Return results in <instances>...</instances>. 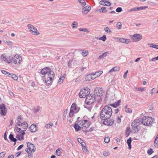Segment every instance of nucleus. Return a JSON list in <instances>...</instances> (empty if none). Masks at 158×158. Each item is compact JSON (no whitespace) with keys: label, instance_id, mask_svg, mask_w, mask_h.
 Returning a JSON list of instances; mask_svg holds the SVG:
<instances>
[{"label":"nucleus","instance_id":"24","mask_svg":"<svg viewBox=\"0 0 158 158\" xmlns=\"http://www.w3.org/2000/svg\"><path fill=\"white\" fill-rule=\"evenodd\" d=\"M148 45L150 47L158 49V45L154 44H148Z\"/></svg>","mask_w":158,"mask_h":158},{"label":"nucleus","instance_id":"38","mask_svg":"<svg viewBox=\"0 0 158 158\" xmlns=\"http://www.w3.org/2000/svg\"><path fill=\"white\" fill-rule=\"evenodd\" d=\"M15 130L17 132H22L23 130H22L20 128H19L18 127L15 126Z\"/></svg>","mask_w":158,"mask_h":158},{"label":"nucleus","instance_id":"19","mask_svg":"<svg viewBox=\"0 0 158 158\" xmlns=\"http://www.w3.org/2000/svg\"><path fill=\"white\" fill-rule=\"evenodd\" d=\"M30 128L31 132H35L37 130L36 126L35 125L32 124L30 127Z\"/></svg>","mask_w":158,"mask_h":158},{"label":"nucleus","instance_id":"59","mask_svg":"<svg viewBox=\"0 0 158 158\" xmlns=\"http://www.w3.org/2000/svg\"><path fill=\"white\" fill-rule=\"evenodd\" d=\"M82 149L84 152H86L88 151V150L85 146L82 147Z\"/></svg>","mask_w":158,"mask_h":158},{"label":"nucleus","instance_id":"21","mask_svg":"<svg viewBox=\"0 0 158 158\" xmlns=\"http://www.w3.org/2000/svg\"><path fill=\"white\" fill-rule=\"evenodd\" d=\"M108 54V52H106L103 53L102 55H100L98 58V59H101L102 58L104 59L105 57L107 56Z\"/></svg>","mask_w":158,"mask_h":158},{"label":"nucleus","instance_id":"57","mask_svg":"<svg viewBox=\"0 0 158 158\" xmlns=\"http://www.w3.org/2000/svg\"><path fill=\"white\" fill-rule=\"evenodd\" d=\"M125 39L123 38H121L119 40V42L122 43H125Z\"/></svg>","mask_w":158,"mask_h":158},{"label":"nucleus","instance_id":"40","mask_svg":"<svg viewBox=\"0 0 158 158\" xmlns=\"http://www.w3.org/2000/svg\"><path fill=\"white\" fill-rule=\"evenodd\" d=\"M79 30L80 31H83L84 32H88V30L86 28H80Z\"/></svg>","mask_w":158,"mask_h":158},{"label":"nucleus","instance_id":"44","mask_svg":"<svg viewBox=\"0 0 158 158\" xmlns=\"http://www.w3.org/2000/svg\"><path fill=\"white\" fill-rule=\"evenodd\" d=\"M122 10V8L121 7H118L116 10V11L118 13L121 12Z\"/></svg>","mask_w":158,"mask_h":158},{"label":"nucleus","instance_id":"10","mask_svg":"<svg viewBox=\"0 0 158 158\" xmlns=\"http://www.w3.org/2000/svg\"><path fill=\"white\" fill-rule=\"evenodd\" d=\"M109 118L102 119L104 120L102 123L105 125L107 126H111L114 123V120L113 119H110Z\"/></svg>","mask_w":158,"mask_h":158},{"label":"nucleus","instance_id":"32","mask_svg":"<svg viewBox=\"0 0 158 158\" xmlns=\"http://www.w3.org/2000/svg\"><path fill=\"white\" fill-rule=\"evenodd\" d=\"M106 39V36L105 35H103L102 37H100L99 39V40H101L103 41H105Z\"/></svg>","mask_w":158,"mask_h":158},{"label":"nucleus","instance_id":"39","mask_svg":"<svg viewBox=\"0 0 158 158\" xmlns=\"http://www.w3.org/2000/svg\"><path fill=\"white\" fill-rule=\"evenodd\" d=\"M77 23L76 22L74 21L72 24V27L73 28H76L77 27Z\"/></svg>","mask_w":158,"mask_h":158},{"label":"nucleus","instance_id":"29","mask_svg":"<svg viewBox=\"0 0 158 158\" xmlns=\"http://www.w3.org/2000/svg\"><path fill=\"white\" fill-rule=\"evenodd\" d=\"M102 73V71H99L98 72H95L94 74H95V75H96V77H98V76H99L101 75Z\"/></svg>","mask_w":158,"mask_h":158},{"label":"nucleus","instance_id":"3","mask_svg":"<svg viewBox=\"0 0 158 158\" xmlns=\"http://www.w3.org/2000/svg\"><path fill=\"white\" fill-rule=\"evenodd\" d=\"M154 119L151 117L145 116L141 121L142 124L144 125L148 126L152 125L154 123Z\"/></svg>","mask_w":158,"mask_h":158},{"label":"nucleus","instance_id":"15","mask_svg":"<svg viewBox=\"0 0 158 158\" xmlns=\"http://www.w3.org/2000/svg\"><path fill=\"white\" fill-rule=\"evenodd\" d=\"M95 74L94 73H91L89 74L86 77L85 80L87 81H90L95 78Z\"/></svg>","mask_w":158,"mask_h":158},{"label":"nucleus","instance_id":"47","mask_svg":"<svg viewBox=\"0 0 158 158\" xmlns=\"http://www.w3.org/2000/svg\"><path fill=\"white\" fill-rule=\"evenodd\" d=\"M121 100H119L117 101V102H114L117 107H118L120 105V104L121 103Z\"/></svg>","mask_w":158,"mask_h":158},{"label":"nucleus","instance_id":"25","mask_svg":"<svg viewBox=\"0 0 158 158\" xmlns=\"http://www.w3.org/2000/svg\"><path fill=\"white\" fill-rule=\"evenodd\" d=\"M125 111L126 112L129 113H131L132 112V110L130 108L127 107V105H126V106H125Z\"/></svg>","mask_w":158,"mask_h":158},{"label":"nucleus","instance_id":"20","mask_svg":"<svg viewBox=\"0 0 158 158\" xmlns=\"http://www.w3.org/2000/svg\"><path fill=\"white\" fill-rule=\"evenodd\" d=\"M120 69V68L119 67H115L112 68L108 72L109 73H110L112 72L118 71Z\"/></svg>","mask_w":158,"mask_h":158},{"label":"nucleus","instance_id":"46","mask_svg":"<svg viewBox=\"0 0 158 158\" xmlns=\"http://www.w3.org/2000/svg\"><path fill=\"white\" fill-rule=\"evenodd\" d=\"M105 31L108 33H110L111 32V30L108 27H106L104 28Z\"/></svg>","mask_w":158,"mask_h":158},{"label":"nucleus","instance_id":"7","mask_svg":"<svg viewBox=\"0 0 158 158\" xmlns=\"http://www.w3.org/2000/svg\"><path fill=\"white\" fill-rule=\"evenodd\" d=\"M27 27L33 35H37L40 34V33L37 30L36 28L32 25L31 24L28 25Z\"/></svg>","mask_w":158,"mask_h":158},{"label":"nucleus","instance_id":"51","mask_svg":"<svg viewBox=\"0 0 158 158\" xmlns=\"http://www.w3.org/2000/svg\"><path fill=\"white\" fill-rule=\"evenodd\" d=\"M110 154V153L108 152H106V151H104L103 152V155L105 156H107L108 155H109Z\"/></svg>","mask_w":158,"mask_h":158},{"label":"nucleus","instance_id":"14","mask_svg":"<svg viewBox=\"0 0 158 158\" xmlns=\"http://www.w3.org/2000/svg\"><path fill=\"white\" fill-rule=\"evenodd\" d=\"M27 147L28 148L29 151H32L33 152H35L36 151V148L35 145L32 143L29 142L27 143Z\"/></svg>","mask_w":158,"mask_h":158},{"label":"nucleus","instance_id":"26","mask_svg":"<svg viewBox=\"0 0 158 158\" xmlns=\"http://www.w3.org/2000/svg\"><path fill=\"white\" fill-rule=\"evenodd\" d=\"M26 129H25L20 134L21 136V139L22 140H24V135L25 134V133L24 131Z\"/></svg>","mask_w":158,"mask_h":158},{"label":"nucleus","instance_id":"62","mask_svg":"<svg viewBox=\"0 0 158 158\" xmlns=\"http://www.w3.org/2000/svg\"><path fill=\"white\" fill-rule=\"evenodd\" d=\"M24 145L23 144H21L17 148V150L19 151L23 147Z\"/></svg>","mask_w":158,"mask_h":158},{"label":"nucleus","instance_id":"1","mask_svg":"<svg viewBox=\"0 0 158 158\" xmlns=\"http://www.w3.org/2000/svg\"><path fill=\"white\" fill-rule=\"evenodd\" d=\"M40 73L41 74L43 75L48 73L47 76V78L46 79L45 76L44 75L42 77L43 80L45 82L46 85H51L55 77L54 72L51 71L50 68L46 67L42 69Z\"/></svg>","mask_w":158,"mask_h":158},{"label":"nucleus","instance_id":"53","mask_svg":"<svg viewBox=\"0 0 158 158\" xmlns=\"http://www.w3.org/2000/svg\"><path fill=\"white\" fill-rule=\"evenodd\" d=\"M80 122H81V124H83V123L85 124V123H86L88 122V120H80L79 121Z\"/></svg>","mask_w":158,"mask_h":158},{"label":"nucleus","instance_id":"43","mask_svg":"<svg viewBox=\"0 0 158 158\" xmlns=\"http://www.w3.org/2000/svg\"><path fill=\"white\" fill-rule=\"evenodd\" d=\"M56 153L58 156H60L61 154V152H60V149L59 148L57 149L56 151Z\"/></svg>","mask_w":158,"mask_h":158},{"label":"nucleus","instance_id":"52","mask_svg":"<svg viewBox=\"0 0 158 158\" xmlns=\"http://www.w3.org/2000/svg\"><path fill=\"white\" fill-rule=\"evenodd\" d=\"M106 8L105 7H102L101 8V10H102V12L103 13L106 12L107 10H106Z\"/></svg>","mask_w":158,"mask_h":158},{"label":"nucleus","instance_id":"48","mask_svg":"<svg viewBox=\"0 0 158 158\" xmlns=\"http://www.w3.org/2000/svg\"><path fill=\"white\" fill-rule=\"evenodd\" d=\"M74 111L73 110H70L69 114V117L70 118L72 117L73 115L74 114Z\"/></svg>","mask_w":158,"mask_h":158},{"label":"nucleus","instance_id":"8","mask_svg":"<svg viewBox=\"0 0 158 158\" xmlns=\"http://www.w3.org/2000/svg\"><path fill=\"white\" fill-rule=\"evenodd\" d=\"M102 88L100 87L96 88L94 90V94H96V96L100 97L102 96L103 93Z\"/></svg>","mask_w":158,"mask_h":158},{"label":"nucleus","instance_id":"41","mask_svg":"<svg viewBox=\"0 0 158 158\" xmlns=\"http://www.w3.org/2000/svg\"><path fill=\"white\" fill-rule=\"evenodd\" d=\"M153 152V151L151 148L149 149L147 151V153L149 155H151Z\"/></svg>","mask_w":158,"mask_h":158},{"label":"nucleus","instance_id":"64","mask_svg":"<svg viewBox=\"0 0 158 158\" xmlns=\"http://www.w3.org/2000/svg\"><path fill=\"white\" fill-rule=\"evenodd\" d=\"M154 144L155 147H156V145H158V140L156 141V139H155L154 143Z\"/></svg>","mask_w":158,"mask_h":158},{"label":"nucleus","instance_id":"12","mask_svg":"<svg viewBox=\"0 0 158 158\" xmlns=\"http://www.w3.org/2000/svg\"><path fill=\"white\" fill-rule=\"evenodd\" d=\"M0 109L1 110L0 114L2 116H5L6 113V108L4 104H0Z\"/></svg>","mask_w":158,"mask_h":158},{"label":"nucleus","instance_id":"37","mask_svg":"<svg viewBox=\"0 0 158 158\" xmlns=\"http://www.w3.org/2000/svg\"><path fill=\"white\" fill-rule=\"evenodd\" d=\"M12 75V78L15 80L16 81L18 79V77L15 74H11Z\"/></svg>","mask_w":158,"mask_h":158},{"label":"nucleus","instance_id":"13","mask_svg":"<svg viewBox=\"0 0 158 158\" xmlns=\"http://www.w3.org/2000/svg\"><path fill=\"white\" fill-rule=\"evenodd\" d=\"M85 90H81L79 94V97L80 98H84L85 97H87L88 95H89L90 91L88 92L85 91Z\"/></svg>","mask_w":158,"mask_h":158},{"label":"nucleus","instance_id":"31","mask_svg":"<svg viewBox=\"0 0 158 158\" xmlns=\"http://www.w3.org/2000/svg\"><path fill=\"white\" fill-rule=\"evenodd\" d=\"M73 60V59H70L68 61V66H69V67H72V62Z\"/></svg>","mask_w":158,"mask_h":158},{"label":"nucleus","instance_id":"28","mask_svg":"<svg viewBox=\"0 0 158 158\" xmlns=\"http://www.w3.org/2000/svg\"><path fill=\"white\" fill-rule=\"evenodd\" d=\"M53 123H51L49 124H46L45 126V127L47 129L50 128L53 126Z\"/></svg>","mask_w":158,"mask_h":158},{"label":"nucleus","instance_id":"11","mask_svg":"<svg viewBox=\"0 0 158 158\" xmlns=\"http://www.w3.org/2000/svg\"><path fill=\"white\" fill-rule=\"evenodd\" d=\"M20 56L18 54L14 55L12 57L9 56V57L8 62L12 63L13 62L14 63L16 64L17 63V61L16 60L18 59V57Z\"/></svg>","mask_w":158,"mask_h":158},{"label":"nucleus","instance_id":"58","mask_svg":"<svg viewBox=\"0 0 158 158\" xmlns=\"http://www.w3.org/2000/svg\"><path fill=\"white\" fill-rule=\"evenodd\" d=\"M132 141L131 138V137H130L127 140V144L131 143Z\"/></svg>","mask_w":158,"mask_h":158},{"label":"nucleus","instance_id":"16","mask_svg":"<svg viewBox=\"0 0 158 158\" xmlns=\"http://www.w3.org/2000/svg\"><path fill=\"white\" fill-rule=\"evenodd\" d=\"M80 108H78L76 104L75 103H73L71 107L70 110L75 111V113H77L79 110Z\"/></svg>","mask_w":158,"mask_h":158},{"label":"nucleus","instance_id":"35","mask_svg":"<svg viewBox=\"0 0 158 158\" xmlns=\"http://www.w3.org/2000/svg\"><path fill=\"white\" fill-rule=\"evenodd\" d=\"M6 153L3 152L0 153V158H3L5 155Z\"/></svg>","mask_w":158,"mask_h":158},{"label":"nucleus","instance_id":"50","mask_svg":"<svg viewBox=\"0 0 158 158\" xmlns=\"http://www.w3.org/2000/svg\"><path fill=\"white\" fill-rule=\"evenodd\" d=\"M90 125H89V122L88 123H87L86 124V125L85 124H84V123H83V124H82V126H83L84 127H88Z\"/></svg>","mask_w":158,"mask_h":158},{"label":"nucleus","instance_id":"42","mask_svg":"<svg viewBox=\"0 0 158 158\" xmlns=\"http://www.w3.org/2000/svg\"><path fill=\"white\" fill-rule=\"evenodd\" d=\"M22 60V58L21 56H19L18 57V59L16 60V61H17V63L18 62L19 64L20 63V61H21Z\"/></svg>","mask_w":158,"mask_h":158},{"label":"nucleus","instance_id":"45","mask_svg":"<svg viewBox=\"0 0 158 158\" xmlns=\"http://www.w3.org/2000/svg\"><path fill=\"white\" fill-rule=\"evenodd\" d=\"M67 110L66 109H65L64 111V114H63V119L64 120H65V118L66 117V114L67 113Z\"/></svg>","mask_w":158,"mask_h":158},{"label":"nucleus","instance_id":"6","mask_svg":"<svg viewBox=\"0 0 158 158\" xmlns=\"http://www.w3.org/2000/svg\"><path fill=\"white\" fill-rule=\"evenodd\" d=\"M23 119L22 116L21 115L18 116L16 118L17 121V125L19 126H22L25 125L24 129H27L28 128V124L26 122H23L22 120Z\"/></svg>","mask_w":158,"mask_h":158},{"label":"nucleus","instance_id":"23","mask_svg":"<svg viewBox=\"0 0 158 158\" xmlns=\"http://www.w3.org/2000/svg\"><path fill=\"white\" fill-rule=\"evenodd\" d=\"M1 59L2 60H3L5 61H6L7 63H9L10 62H8V61L9 60H8L7 59V58L6 56L4 55V54H2L1 56Z\"/></svg>","mask_w":158,"mask_h":158},{"label":"nucleus","instance_id":"33","mask_svg":"<svg viewBox=\"0 0 158 158\" xmlns=\"http://www.w3.org/2000/svg\"><path fill=\"white\" fill-rule=\"evenodd\" d=\"M117 26V28L118 29H121L122 28V24L120 22L117 23L116 24Z\"/></svg>","mask_w":158,"mask_h":158},{"label":"nucleus","instance_id":"61","mask_svg":"<svg viewBox=\"0 0 158 158\" xmlns=\"http://www.w3.org/2000/svg\"><path fill=\"white\" fill-rule=\"evenodd\" d=\"M148 8V6H142L139 7L140 10H141L145 9L147 8Z\"/></svg>","mask_w":158,"mask_h":158},{"label":"nucleus","instance_id":"49","mask_svg":"<svg viewBox=\"0 0 158 158\" xmlns=\"http://www.w3.org/2000/svg\"><path fill=\"white\" fill-rule=\"evenodd\" d=\"M33 151H29V152H28L27 153L28 154V156H30L32 157H33V154H32Z\"/></svg>","mask_w":158,"mask_h":158},{"label":"nucleus","instance_id":"22","mask_svg":"<svg viewBox=\"0 0 158 158\" xmlns=\"http://www.w3.org/2000/svg\"><path fill=\"white\" fill-rule=\"evenodd\" d=\"M73 127L76 131H80L81 129V127L77 123H75Z\"/></svg>","mask_w":158,"mask_h":158},{"label":"nucleus","instance_id":"34","mask_svg":"<svg viewBox=\"0 0 158 158\" xmlns=\"http://www.w3.org/2000/svg\"><path fill=\"white\" fill-rule=\"evenodd\" d=\"M110 141V139L109 137H105L104 139V141L106 143H108Z\"/></svg>","mask_w":158,"mask_h":158},{"label":"nucleus","instance_id":"63","mask_svg":"<svg viewBox=\"0 0 158 158\" xmlns=\"http://www.w3.org/2000/svg\"><path fill=\"white\" fill-rule=\"evenodd\" d=\"M117 123H119L121 122V119L119 116H118L117 117Z\"/></svg>","mask_w":158,"mask_h":158},{"label":"nucleus","instance_id":"36","mask_svg":"<svg viewBox=\"0 0 158 158\" xmlns=\"http://www.w3.org/2000/svg\"><path fill=\"white\" fill-rule=\"evenodd\" d=\"M65 78V77L64 75H63L62 76H61L60 78H59L58 80V82H60L61 81L62 82H63V81L64 80Z\"/></svg>","mask_w":158,"mask_h":158},{"label":"nucleus","instance_id":"54","mask_svg":"<svg viewBox=\"0 0 158 158\" xmlns=\"http://www.w3.org/2000/svg\"><path fill=\"white\" fill-rule=\"evenodd\" d=\"M16 138L19 141H21V136L20 135L17 134L16 135Z\"/></svg>","mask_w":158,"mask_h":158},{"label":"nucleus","instance_id":"2","mask_svg":"<svg viewBox=\"0 0 158 158\" xmlns=\"http://www.w3.org/2000/svg\"><path fill=\"white\" fill-rule=\"evenodd\" d=\"M112 111L111 108L108 106H105L101 111L100 117L101 119L110 118L111 116Z\"/></svg>","mask_w":158,"mask_h":158},{"label":"nucleus","instance_id":"60","mask_svg":"<svg viewBox=\"0 0 158 158\" xmlns=\"http://www.w3.org/2000/svg\"><path fill=\"white\" fill-rule=\"evenodd\" d=\"M137 90L140 91H145V89L144 88L140 87L139 88L137 89Z\"/></svg>","mask_w":158,"mask_h":158},{"label":"nucleus","instance_id":"56","mask_svg":"<svg viewBox=\"0 0 158 158\" xmlns=\"http://www.w3.org/2000/svg\"><path fill=\"white\" fill-rule=\"evenodd\" d=\"M1 72L4 75H7L9 73V72H7V71L4 70H2L1 71Z\"/></svg>","mask_w":158,"mask_h":158},{"label":"nucleus","instance_id":"55","mask_svg":"<svg viewBox=\"0 0 158 158\" xmlns=\"http://www.w3.org/2000/svg\"><path fill=\"white\" fill-rule=\"evenodd\" d=\"M40 110V107L39 106H38L37 109H34V112L35 113H36L38 112L39 111V110Z\"/></svg>","mask_w":158,"mask_h":158},{"label":"nucleus","instance_id":"17","mask_svg":"<svg viewBox=\"0 0 158 158\" xmlns=\"http://www.w3.org/2000/svg\"><path fill=\"white\" fill-rule=\"evenodd\" d=\"M99 4L101 5L106 6H109L111 5V3L110 2L104 0L100 1L99 2Z\"/></svg>","mask_w":158,"mask_h":158},{"label":"nucleus","instance_id":"4","mask_svg":"<svg viewBox=\"0 0 158 158\" xmlns=\"http://www.w3.org/2000/svg\"><path fill=\"white\" fill-rule=\"evenodd\" d=\"M139 125L137 120H135L131 124L132 132L135 133H138L140 129Z\"/></svg>","mask_w":158,"mask_h":158},{"label":"nucleus","instance_id":"9","mask_svg":"<svg viewBox=\"0 0 158 158\" xmlns=\"http://www.w3.org/2000/svg\"><path fill=\"white\" fill-rule=\"evenodd\" d=\"M131 38L133 41L138 42L142 39V36L140 34H134L131 35Z\"/></svg>","mask_w":158,"mask_h":158},{"label":"nucleus","instance_id":"18","mask_svg":"<svg viewBox=\"0 0 158 158\" xmlns=\"http://www.w3.org/2000/svg\"><path fill=\"white\" fill-rule=\"evenodd\" d=\"M91 9L90 7L89 6L84 7L82 9V12L84 14L87 13Z\"/></svg>","mask_w":158,"mask_h":158},{"label":"nucleus","instance_id":"30","mask_svg":"<svg viewBox=\"0 0 158 158\" xmlns=\"http://www.w3.org/2000/svg\"><path fill=\"white\" fill-rule=\"evenodd\" d=\"M82 51V55L84 56H86L88 53V51L86 50H83Z\"/></svg>","mask_w":158,"mask_h":158},{"label":"nucleus","instance_id":"5","mask_svg":"<svg viewBox=\"0 0 158 158\" xmlns=\"http://www.w3.org/2000/svg\"><path fill=\"white\" fill-rule=\"evenodd\" d=\"M96 94L94 95L91 94L88 95L85 100V102L87 105H91L95 101L96 98Z\"/></svg>","mask_w":158,"mask_h":158},{"label":"nucleus","instance_id":"27","mask_svg":"<svg viewBox=\"0 0 158 158\" xmlns=\"http://www.w3.org/2000/svg\"><path fill=\"white\" fill-rule=\"evenodd\" d=\"M9 138L10 139L11 141H13L14 140H15L16 139V138H14V136L12 134H10L9 136Z\"/></svg>","mask_w":158,"mask_h":158}]
</instances>
